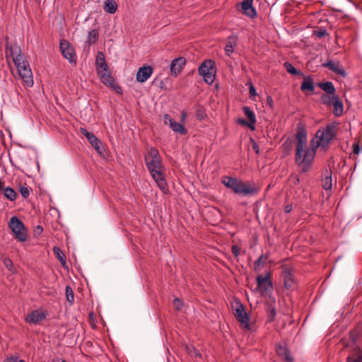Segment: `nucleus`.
<instances>
[{
    "label": "nucleus",
    "instance_id": "nucleus-58",
    "mask_svg": "<svg viewBox=\"0 0 362 362\" xmlns=\"http://www.w3.org/2000/svg\"><path fill=\"white\" fill-rule=\"evenodd\" d=\"M19 362H25L24 360H20Z\"/></svg>",
    "mask_w": 362,
    "mask_h": 362
},
{
    "label": "nucleus",
    "instance_id": "nucleus-55",
    "mask_svg": "<svg viewBox=\"0 0 362 362\" xmlns=\"http://www.w3.org/2000/svg\"><path fill=\"white\" fill-rule=\"evenodd\" d=\"M159 86H160V88H162V89H165V83H164V82H163V81H161V80H160V82H159Z\"/></svg>",
    "mask_w": 362,
    "mask_h": 362
},
{
    "label": "nucleus",
    "instance_id": "nucleus-7",
    "mask_svg": "<svg viewBox=\"0 0 362 362\" xmlns=\"http://www.w3.org/2000/svg\"><path fill=\"white\" fill-rule=\"evenodd\" d=\"M198 72L203 76L204 81L208 84H212L215 79L216 67L212 60H205L199 66Z\"/></svg>",
    "mask_w": 362,
    "mask_h": 362
},
{
    "label": "nucleus",
    "instance_id": "nucleus-44",
    "mask_svg": "<svg viewBox=\"0 0 362 362\" xmlns=\"http://www.w3.org/2000/svg\"><path fill=\"white\" fill-rule=\"evenodd\" d=\"M231 251L235 257H238L240 255V248L237 245H233L232 246Z\"/></svg>",
    "mask_w": 362,
    "mask_h": 362
},
{
    "label": "nucleus",
    "instance_id": "nucleus-1",
    "mask_svg": "<svg viewBox=\"0 0 362 362\" xmlns=\"http://www.w3.org/2000/svg\"><path fill=\"white\" fill-rule=\"evenodd\" d=\"M335 136V127L329 124L325 129L317 131L315 137L310 141V147L308 148L306 130L301 123L297 124L295 163L300 168V173H306L311 170L317 148L321 146L324 151H327Z\"/></svg>",
    "mask_w": 362,
    "mask_h": 362
},
{
    "label": "nucleus",
    "instance_id": "nucleus-48",
    "mask_svg": "<svg viewBox=\"0 0 362 362\" xmlns=\"http://www.w3.org/2000/svg\"><path fill=\"white\" fill-rule=\"evenodd\" d=\"M251 140H252V149L255 151L256 154L259 155L260 153V152H259V148L258 144L255 141H253L252 139H251Z\"/></svg>",
    "mask_w": 362,
    "mask_h": 362
},
{
    "label": "nucleus",
    "instance_id": "nucleus-30",
    "mask_svg": "<svg viewBox=\"0 0 362 362\" xmlns=\"http://www.w3.org/2000/svg\"><path fill=\"white\" fill-rule=\"evenodd\" d=\"M195 108L196 118L199 121L204 120L207 117L205 108L202 105L199 104L196 105Z\"/></svg>",
    "mask_w": 362,
    "mask_h": 362
},
{
    "label": "nucleus",
    "instance_id": "nucleus-31",
    "mask_svg": "<svg viewBox=\"0 0 362 362\" xmlns=\"http://www.w3.org/2000/svg\"><path fill=\"white\" fill-rule=\"evenodd\" d=\"M170 127L175 132L179 133L181 135H185L187 133V130L183 126V124L177 122L175 121L173 122V124L170 126Z\"/></svg>",
    "mask_w": 362,
    "mask_h": 362
},
{
    "label": "nucleus",
    "instance_id": "nucleus-36",
    "mask_svg": "<svg viewBox=\"0 0 362 362\" xmlns=\"http://www.w3.org/2000/svg\"><path fill=\"white\" fill-rule=\"evenodd\" d=\"M3 262L5 267L12 273H16V270L13 267L12 260L9 257H4Z\"/></svg>",
    "mask_w": 362,
    "mask_h": 362
},
{
    "label": "nucleus",
    "instance_id": "nucleus-37",
    "mask_svg": "<svg viewBox=\"0 0 362 362\" xmlns=\"http://www.w3.org/2000/svg\"><path fill=\"white\" fill-rule=\"evenodd\" d=\"M65 291H66V300L69 303H70V304H73V303L74 301V292H73L71 287L70 286H66Z\"/></svg>",
    "mask_w": 362,
    "mask_h": 362
},
{
    "label": "nucleus",
    "instance_id": "nucleus-28",
    "mask_svg": "<svg viewBox=\"0 0 362 362\" xmlns=\"http://www.w3.org/2000/svg\"><path fill=\"white\" fill-rule=\"evenodd\" d=\"M245 115L247 117L248 122L253 126L256 123V117L253 111L247 106H244L243 108Z\"/></svg>",
    "mask_w": 362,
    "mask_h": 362
},
{
    "label": "nucleus",
    "instance_id": "nucleus-24",
    "mask_svg": "<svg viewBox=\"0 0 362 362\" xmlns=\"http://www.w3.org/2000/svg\"><path fill=\"white\" fill-rule=\"evenodd\" d=\"M338 97L339 95L336 94V92L332 93V94L322 93L320 98V101L323 105L332 106V104L338 98Z\"/></svg>",
    "mask_w": 362,
    "mask_h": 362
},
{
    "label": "nucleus",
    "instance_id": "nucleus-45",
    "mask_svg": "<svg viewBox=\"0 0 362 362\" xmlns=\"http://www.w3.org/2000/svg\"><path fill=\"white\" fill-rule=\"evenodd\" d=\"M163 121L165 124H169L170 126L173 124L175 120L170 117V116L168 114H165L163 116Z\"/></svg>",
    "mask_w": 362,
    "mask_h": 362
},
{
    "label": "nucleus",
    "instance_id": "nucleus-5",
    "mask_svg": "<svg viewBox=\"0 0 362 362\" xmlns=\"http://www.w3.org/2000/svg\"><path fill=\"white\" fill-rule=\"evenodd\" d=\"M145 163L151 175L156 182L158 187L164 193L168 192V187L163 173V165L161 158L149 160L145 159Z\"/></svg>",
    "mask_w": 362,
    "mask_h": 362
},
{
    "label": "nucleus",
    "instance_id": "nucleus-25",
    "mask_svg": "<svg viewBox=\"0 0 362 362\" xmlns=\"http://www.w3.org/2000/svg\"><path fill=\"white\" fill-rule=\"evenodd\" d=\"M317 86L325 92L324 93L332 94L336 92V88L331 81L319 82Z\"/></svg>",
    "mask_w": 362,
    "mask_h": 362
},
{
    "label": "nucleus",
    "instance_id": "nucleus-38",
    "mask_svg": "<svg viewBox=\"0 0 362 362\" xmlns=\"http://www.w3.org/2000/svg\"><path fill=\"white\" fill-rule=\"evenodd\" d=\"M284 67L286 68V71L293 75H300L302 74V73L299 71H298L289 62H285L284 63Z\"/></svg>",
    "mask_w": 362,
    "mask_h": 362
},
{
    "label": "nucleus",
    "instance_id": "nucleus-34",
    "mask_svg": "<svg viewBox=\"0 0 362 362\" xmlns=\"http://www.w3.org/2000/svg\"><path fill=\"white\" fill-rule=\"evenodd\" d=\"M146 158H148L149 160L159 159V158H161V157L160 156V153H159L158 149H156V148L151 147L148 150L147 155H146L144 156V160Z\"/></svg>",
    "mask_w": 362,
    "mask_h": 362
},
{
    "label": "nucleus",
    "instance_id": "nucleus-17",
    "mask_svg": "<svg viewBox=\"0 0 362 362\" xmlns=\"http://www.w3.org/2000/svg\"><path fill=\"white\" fill-rule=\"evenodd\" d=\"M281 276L284 279V286L286 289H291L295 284V281L291 268L283 267Z\"/></svg>",
    "mask_w": 362,
    "mask_h": 362
},
{
    "label": "nucleus",
    "instance_id": "nucleus-8",
    "mask_svg": "<svg viewBox=\"0 0 362 362\" xmlns=\"http://www.w3.org/2000/svg\"><path fill=\"white\" fill-rule=\"evenodd\" d=\"M61 52L70 63H76V55L74 47L66 40H61L59 44Z\"/></svg>",
    "mask_w": 362,
    "mask_h": 362
},
{
    "label": "nucleus",
    "instance_id": "nucleus-49",
    "mask_svg": "<svg viewBox=\"0 0 362 362\" xmlns=\"http://www.w3.org/2000/svg\"><path fill=\"white\" fill-rule=\"evenodd\" d=\"M360 150H361V148H360L359 144L354 143L353 144V152L355 154H358L360 152Z\"/></svg>",
    "mask_w": 362,
    "mask_h": 362
},
{
    "label": "nucleus",
    "instance_id": "nucleus-27",
    "mask_svg": "<svg viewBox=\"0 0 362 362\" xmlns=\"http://www.w3.org/2000/svg\"><path fill=\"white\" fill-rule=\"evenodd\" d=\"M104 9L107 13L113 14L117 11V4L115 0H106L105 1Z\"/></svg>",
    "mask_w": 362,
    "mask_h": 362
},
{
    "label": "nucleus",
    "instance_id": "nucleus-3",
    "mask_svg": "<svg viewBox=\"0 0 362 362\" xmlns=\"http://www.w3.org/2000/svg\"><path fill=\"white\" fill-rule=\"evenodd\" d=\"M349 342L341 340L344 348L349 349L346 362H362V324L355 326L349 332Z\"/></svg>",
    "mask_w": 362,
    "mask_h": 362
},
{
    "label": "nucleus",
    "instance_id": "nucleus-40",
    "mask_svg": "<svg viewBox=\"0 0 362 362\" xmlns=\"http://www.w3.org/2000/svg\"><path fill=\"white\" fill-rule=\"evenodd\" d=\"M313 35L317 37L318 38H322L329 35L327 31L324 28H319L317 30H313Z\"/></svg>",
    "mask_w": 362,
    "mask_h": 362
},
{
    "label": "nucleus",
    "instance_id": "nucleus-23",
    "mask_svg": "<svg viewBox=\"0 0 362 362\" xmlns=\"http://www.w3.org/2000/svg\"><path fill=\"white\" fill-rule=\"evenodd\" d=\"M87 139L95 150L101 155L103 151V146L101 141L99 140L93 133H91L90 135L87 137Z\"/></svg>",
    "mask_w": 362,
    "mask_h": 362
},
{
    "label": "nucleus",
    "instance_id": "nucleus-4",
    "mask_svg": "<svg viewBox=\"0 0 362 362\" xmlns=\"http://www.w3.org/2000/svg\"><path fill=\"white\" fill-rule=\"evenodd\" d=\"M222 183L239 195H255L259 191L255 182H245L236 177L224 176L222 177Z\"/></svg>",
    "mask_w": 362,
    "mask_h": 362
},
{
    "label": "nucleus",
    "instance_id": "nucleus-2",
    "mask_svg": "<svg viewBox=\"0 0 362 362\" xmlns=\"http://www.w3.org/2000/svg\"><path fill=\"white\" fill-rule=\"evenodd\" d=\"M6 57H11L16 65L18 74L26 86L31 87L33 85V73L29 62L25 60L21 48L15 45L6 47Z\"/></svg>",
    "mask_w": 362,
    "mask_h": 362
},
{
    "label": "nucleus",
    "instance_id": "nucleus-57",
    "mask_svg": "<svg viewBox=\"0 0 362 362\" xmlns=\"http://www.w3.org/2000/svg\"><path fill=\"white\" fill-rule=\"evenodd\" d=\"M158 81V79L156 78L154 79V81L152 82L153 84H156L157 82Z\"/></svg>",
    "mask_w": 362,
    "mask_h": 362
},
{
    "label": "nucleus",
    "instance_id": "nucleus-41",
    "mask_svg": "<svg viewBox=\"0 0 362 362\" xmlns=\"http://www.w3.org/2000/svg\"><path fill=\"white\" fill-rule=\"evenodd\" d=\"M282 148H284L286 153H288L293 148V140L288 138L282 145Z\"/></svg>",
    "mask_w": 362,
    "mask_h": 362
},
{
    "label": "nucleus",
    "instance_id": "nucleus-20",
    "mask_svg": "<svg viewBox=\"0 0 362 362\" xmlns=\"http://www.w3.org/2000/svg\"><path fill=\"white\" fill-rule=\"evenodd\" d=\"M322 66L329 69V70L332 71L333 72L342 76H346V71L343 69V67L341 66L339 62L335 63L332 60H329L328 62L323 63L322 64Z\"/></svg>",
    "mask_w": 362,
    "mask_h": 362
},
{
    "label": "nucleus",
    "instance_id": "nucleus-47",
    "mask_svg": "<svg viewBox=\"0 0 362 362\" xmlns=\"http://www.w3.org/2000/svg\"><path fill=\"white\" fill-rule=\"evenodd\" d=\"M42 231H43L42 226H41L40 225L36 226L33 231L34 236H39L40 235H41Z\"/></svg>",
    "mask_w": 362,
    "mask_h": 362
},
{
    "label": "nucleus",
    "instance_id": "nucleus-32",
    "mask_svg": "<svg viewBox=\"0 0 362 362\" xmlns=\"http://www.w3.org/2000/svg\"><path fill=\"white\" fill-rule=\"evenodd\" d=\"M53 252L54 255L57 257L59 262H61L62 265L65 267L66 265V259L64 254L62 251V250L58 247H53Z\"/></svg>",
    "mask_w": 362,
    "mask_h": 362
},
{
    "label": "nucleus",
    "instance_id": "nucleus-14",
    "mask_svg": "<svg viewBox=\"0 0 362 362\" xmlns=\"http://www.w3.org/2000/svg\"><path fill=\"white\" fill-rule=\"evenodd\" d=\"M186 64L185 57H180L174 59L170 64V74L172 76H177Z\"/></svg>",
    "mask_w": 362,
    "mask_h": 362
},
{
    "label": "nucleus",
    "instance_id": "nucleus-16",
    "mask_svg": "<svg viewBox=\"0 0 362 362\" xmlns=\"http://www.w3.org/2000/svg\"><path fill=\"white\" fill-rule=\"evenodd\" d=\"M265 310L267 314V322L274 321L276 315V301L274 298H270L265 302Z\"/></svg>",
    "mask_w": 362,
    "mask_h": 362
},
{
    "label": "nucleus",
    "instance_id": "nucleus-12",
    "mask_svg": "<svg viewBox=\"0 0 362 362\" xmlns=\"http://www.w3.org/2000/svg\"><path fill=\"white\" fill-rule=\"evenodd\" d=\"M276 353L284 362H293V358L285 342H279L276 344Z\"/></svg>",
    "mask_w": 362,
    "mask_h": 362
},
{
    "label": "nucleus",
    "instance_id": "nucleus-50",
    "mask_svg": "<svg viewBox=\"0 0 362 362\" xmlns=\"http://www.w3.org/2000/svg\"><path fill=\"white\" fill-rule=\"evenodd\" d=\"M192 354L195 357V358H201L202 357V354L199 351V350H197L196 348L194 347H192Z\"/></svg>",
    "mask_w": 362,
    "mask_h": 362
},
{
    "label": "nucleus",
    "instance_id": "nucleus-39",
    "mask_svg": "<svg viewBox=\"0 0 362 362\" xmlns=\"http://www.w3.org/2000/svg\"><path fill=\"white\" fill-rule=\"evenodd\" d=\"M332 176L331 173L329 175H327L325 179L322 180V187L325 190L330 189L332 188Z\"/></svg>",
    "mask_w": 362,
    "mask_h": 362
},
{
    "label": "nucleus",
    "instance_id": "nucleus-42",
    "mask_svg": "<svg viewBox=\"0 0 362 362\" xmlns=\"http://www.w3.org/2000/svg\"><path fill=\"white\" fill-rule=\"evenodd\" d=\"M19 191L23 198H28L30 195V190L27 187L21 186Z\"/></svg>",
    "mask_w": 362,
    "mask_h": 362
},
{
    "label": "nucleus",
    "instance_id": "nucleus-43",
    "mask_svg": "<svg viewBox=\"0 0 362 362\" xmlns=\"http://www.w3.org/2000/svg\"><path fill=\"white\" fill-rule=\"evenodd\" d=\"M173 305H174L176 310L180 311L182 309V307L183 305V303H182V301L180 298H175L173 300Z\"/></svg>",
    "mask_w": 362,
    "mask_h": 362
},
{
    "label": "nucleus",
    "instance_id": "nucleus-19",
    "mask_svg": "<svg viewBox=\"0 0 362 362\" xmlns=\"http://www.w3.org/2000/svg\"><path fill=\"white\" fill-rule=\"evenodd\" d=\"M95 66L98 74L108 71L109 66L105 62V55L102 52H98L95 59Z\"/></svg>",
    "mask_w": 362,
    "mask_h": 362
},
{
    "label": "nucleus",
    "instance_id": "nucleus-54",
    "mask_svg": "<svg viewBox=\"0 0 362 362\" xmlns=\"http://www.w3.org/2000/svg\"><path fill=\"white\" fill-rule=\"evenodd\" d=\"M292 209H293L292 205L288 204V205L285 206V207H284V212L286 214H288L292 211Z\"/></svg>",
    "mask_w": 362,
    "mask_h": 362
},
{
    "label": "nucleus",
    "instance_id": "nucleus-26",
    "mask_svg": "<svg viewBox=\"0 0 362 362\" xmlns=\"http://www.w3.org/2000/svg\"><path fill=\"white\" fill-rule=\"evenodd\" d=\"M333 106V115L335 117H340L343 114L344 111V105L341 100L340 99L339 96L337 99L332 104Z\"/></svg>",
    "mask_w": 362,
    "mask_h": 362
},
{
    "label": "nucleus",
    "instance_id": "nucleus-29",
    "mask_svg": "<svg viewBox=\"0 0 362 362\" xmlns=\"http://www.w3.org/2000/svg\"><path fill=\"white\" fill-rule=\"evenodd\" d=\"M99 37V33L97 30L93 29L88 32V39L86 43L89 45H93L98 42Z\"/></svg>",
    "mask_w": 362,
    "mask_h": 362
},
{
    "label": "nucleus",
    "instance_id": "nucleus-51",
    "mask_svg": "<svg viewBox=\"0 0 362 362\" xmlns=\"http://www.w3.org/2000/svg\"><path fill=\"white\" fill-rule=\"evenodd\" d=\"M80 132L86 138L88 137L92 133L88 132L86 129L82 127L80 129Z\"/></svg>",
    "mask_w": 362,
    "mask_h": 362
},
{
    "label": "nucleus",
    "instance_id": "nucleus-46",
    "mask_svg": "<svg viewBox=\"0 0 362 362\" xmlns=\"http://www.w3.org/2000/svg\"><path fill=\"white\" fill-rule=\"evenodd\" d=\"M238 123L247 126L252 130L255 129V126L252 125L249 122H247L246 120H245L243 119H238Z\"/></svg>",
    "mask_w": 362,
    "mask_h": 362
},
{
    "label": "nucleus",
    "instance_id": "nucleus-35",
    "mask_svg": "<svg viewBox=\"0 0 362 362\" xmlns=\"http://www.w3.org/2000/svg\"><path fill=\"white\" fill-rule=\"evenodd\" d=\"M268 256L266 255H262L255 262H254V270L255 272H259L260 268L263 266L264 262L267 259Z\"/></svg>",
    "mask_w": 362,
    "mask_h": 362
},
{
    "label": "nucleus",
    "instance_id": "nucleus-56",
    "mask_svg": "<svg viewBox=\"0 0 362 362\" xmlns=\"http://www.w3.org/2000/svg\"><path fill=\"white\" fill-rule=\"evenodd\" d=\"M295 178H296L295 185H299L300 182V178L298 177V175H296Z\"/></svg>",
    "mask_w": 362,
    "mask_h": 362
},
{
    "label": "nucleus",
    "instance_id": "nucleus-13",
    "mask_svg": "<svg viewBox=\"0 0 362 362\" xmlns=\"http://www.w3.org/2000/svg\"><path fill=\"white\" fill-rule=\"evenodd\" d=\"M47 315V312L42 310H34L25 317V322L36 325L44 320Z\"/></svg>",
    "mask_w": 362,
    "mask_h": 362
},
{
    "label": "nucleus",
    "instance_id": "nucleus-11",
    "mask_svg": "<svg viewBox=\"0 0 362 362\" xmlns=\"http://www.w3.org/2000/svg\"><path fill=\"white\" fill-rule=\"evenodd\" d=\"M271 273L267 272L266 275H258L256 278L257 284V289H260L262 292L268 293L273 290V284L271 281Z\"/></svg>",
    "mask_w": 362,
    "mask_h": 362
},
{
    "label": "nucleus",
    "instance_id": "nucleus-53",
    "mask_svg": "<svg viewBox=\"0 0 362 362\" xmlns=\"http://www.w3.org/2000/svg\"><path fill=\"white\" fill-rule=\"evenodd\" d=\"M267 103L268 105L271 108L273 107L274 102H273L272 98L270 95H267Z\"/></svg>",
    "mask_w": 362,
    "mask_h": 362
},
{
    "label": "nucleus",
    "instance_id": "nucleus-52",
    "mask_svg": "<svg viewBox=\"0 0 362 362\" xmlns=\"http://www.w3.org/2000/svg\"><path fill=\"white\" fill-rule=\"evenodd\" d=\"M249 93H250V95L251 96H255V95H257L256 90H255V87L253 86L252 84H251L250 86Z\"/></svg>",
    "mask_w": 362,
    "mask_h": 362
},
{
    "label": "nucleus",
    "instance_id": "nucleus-9",
    "mask_svg": "<svg viewBox=\"0 0 362 362\" xmlns=\"http://www.w3.org/2000/svg\"><path fill=\"white\" fill-rule=\"evenodd\" d=\"M234 315L243 328L250 329L249 316L245 312V307L242 303L239 302L236 303Z\"/></svg>",
    "mask_w": 362,
    "mask_h": 362
},
{
    "label": "nucleus",
    "instance_id": "nucleus-22",
    "mask_svg": "<svg viewBox=\"0 0 362 362\" xmlns=\"http://www.w3.org/2000/svg\"><path fill=\"white\" fill-rule=\"evenodd\" d=\"M238 36L236 35H230L228 37L226 47L224 48L227 56H230V54L234 52V49L238 44Z\"/></svg>",
    "mask_w": 362,
    "mask_h": 362
},
{
    "label": "nucleus",
    "instance_id": "nucleus-6",
    "mask_svg": "<svg viewBox=\"0 0 362 362\" xmlns=\"http://www.w3.org/2000/svg\"><path fill=\"white\" fill-rule=\"evenodd\" d=\"M8 226L13 233L14 238L20 242H25L28 239V231L23 223L18 217L13 216Z\"/></svg>",
    "mask_w": 362,
    "mask_h": 362
},
{
    "label": "nucleus",
    "instance_id": "nucleus-33",
    "mask_svg": "<svg viewBox=\"0 0 362 362\" xmlns=\"http://www.w3.org/2000/svg\"><path fill=\"white\" fill-rule=\"evenodd\" d=\"M3 193L4 197L10 201H14L17 197V193L13 188L10 187H6L4 191H3Z\"/></svg>",
    "mask_w": 362,
    "mask_h": 362
},
{
    "label": "nucleus",
    "instance_id": "nucleus-15",
    "mask_svg": "<svg viewBox=\"0 0 362 362\" xmlns=\"http://www.w3.org/2000/svg\"><path fill=\"white\" fill-rule=\"evenodd\" d=\"M153 68L149 65L140 67L136 73V79L139 83L146 81L153 74Z\"/></svg>",
    "mask_w": 362,
    "mask_h": 362
},
{
    "label": "nucleus",
    "instance_id": "nucleus-18",
    "mask_svg": "<svg viewBox=\"0 0 362 362\" xmlns=\"http://www.w3.org/2000/svg\"><path fill=\"white\" fill-rule=\"evenodd\" d=\"M253 1L254 0H243L241 3L243 13L252 18L257 16L256 9L252 6Z\"/></svg>",
    "mask_w": 362,
    "mask_h": 362
},
{
    "label": "nucleus",
    "instance_id": "nucleus-10",
    "mask_svg": "<svg viewBox=\"0 0 362 362\" xmlns=\"http://www.w3.org/2000/svg\"><path fill=\"white\" fill-rule=\"evenodd\" d=\"M100 76L101 82L107 86L112 88L117 93L122 95V89L119 85L115 84V78L111 73L108 71H103L98 74Z\"/></svg>",
    "mask_w": 362,
    "mask_h": 362
},
{
    "label": "nucleus",
    "instance_id": "nucleus-21",
    "mask_svg": "<svg viewBox=\"0 0 362 362\" xmlns=\"http://www.w3.org/2000/svg\"><path fill=\"white\" fill-rule=\"evenodd\" d=\"M300 90L303 92L308 90L311 93L315 91L314 80L312 76H305L300 85Z\"/></svg>",
    "mask_w": 362,
    "mask_h": 362
}]
</instances>
